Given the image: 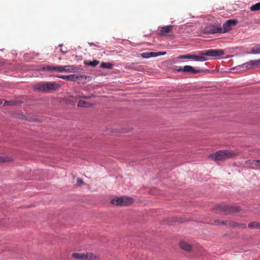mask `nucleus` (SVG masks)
I'll return each mask as SVG.
<instances>
[{
	"label": "nucleus",
	"mask_w": 260,
	"mask_h": 260,
	"mask_svg": "<svg viewBox=\"0 0 260 260\" xmlns=\"http://www.w3.org/2000/svg\"><path fill=\"white\" fill-rule=\"evenodd\" d=\"M113 65L109 62H102L101 64V67L103 68L111 69L112 68Z\"/></svg>",
	"instance_id": "obj_21"
},
{
	"label": "nucleus",
	"mask_w": 260,
	"mask_h": 260,
	"mask_svg": "<svg viewBox=\"0 0 260 260\" xmlns=\"http://www.w3.org/2000/svg\"><path fill=\"white\" fill-rule=\"evenodd\" d=\"M166 52H158L156 53L157 56L161 55L166 54Z\"/></svg>",
	"instance_id": "obj_32"
},
{
	"label": "nucleus",
	"mask_w": 260,
	"mask_h": 260,
	"mask_svg": "<svg viewBox=\"0 0 260 260\" xmlns=\"http://www.w3.org/2000/svg\"><path fill=\"white\" fill-rule=\"evenodd\" d=\"M83 183V181L80 178H78L77 180V185L78 186H80Z\"/></svg>",
	"instance_id": "obj_28"
},
{
	"label": "nucleus",
	"mask_w": 260,
	"mask_h": 260,
	"mask_svg": "<svg viewBox=\"0 0 260 260\" xmlns=\"http://www.w3.org/2000/svg\"><path fill=\"white\" fill-rule=\"evenodd\" d=\"M60 86L55 82H45L39 83L34 86V89L43 92H47L50 90H55L60 88Z\"/></svg>",
	"instance_id": "obj_3"
},
{
	"label": "nucleus",
	"mask_w": 260,
	"mask_h": 260,
	"mask_svg": "<svg viewBox=\"0 0 260 260\" xmlns=\"http://www.w3.org/2000/svg\"><path fill=\"white\" fill-rule=\"evenodd\" d=\"M16 104V102L14 101H5L4 105H14Z\"/></svg>",
	"instance_id": "obj_27"
},
{
	"label": "nucleus",
	"mask_w": 260,
	"mask_h": 260,
	"mask_svg": "<svg viewBox=\"0 0 260 260\" xmlns=\"http://www.w3.org/2000/svg\"><path fill=\"white\" fill-rule=\"evenodd\" d=\"M258 160H249L246 161L247 164H250V165H254L256 166H257V164H253V161H257Z\"/></svg>",
	"instance_id": "obj_29"
},
{
	"label": "nucleus",
	"mask_w": 260,
	"mask_h": 260,
	"mask_svg": "<svg viewBox=\"0 0 260 260\" xmlns=\"http://www.w3.org/2000/svg\"><path fill=\"white\" fill-rule=\"evenodd\" d=\"M250 9L251 11H256L260 10V2L257 3L255 5H252L250 8Z\"/></svg>",
	"instance_id": "obj_20"
},
{
	"label": "nucleus",
	"mask_w": 260,
	"mask_h": 260,
	"mask_svg": "<svg viewBox=\"0 0 260 260\" xmlns=\"http://www.w3.org/2000/svg\"><path fill=\"white\" fill-rule=\"evenodd\" d=\"M246 68H248L250 66H260V59L250 61L243 64Z\"/></svg>",
	"instance_id": "obj_15"
},
{
	"label": "nucleus",
	"mask_w": 260,
	"mask_h": 260,
	"mask_svg": "<svg viewBox=\"0 0 260 260\" xmlns=\"http://www.w3.org/2000/svg\"><path fill=\"white\" fill-rule=\"evenodd\" d=\"M141 55L142 57L145 58L157 56L156 53L155 52H144L142 53Z\"/></svg>",
	"instance_id": "obj_17"
},
{
	"label": "nucleus",
	"mask_w": 260,
	"mask_h": 260,
	"mask_svg": "<svg viewBox=\"0 0 260 260\" xmlns=\"http://www.w3.org/2000/svg\"><path fill=\"white\" fill-rule=\"evenodd\" d=\"M224 52L222 49H209L199 52V55H193L192 59L197 61H204L207 60L205 56L217 57L223 55Z\"/></svg>",
	"instance_id": "obj_1"
},
{
	"label": "nucleus",
	"mask_w": 260,
	"mask_h": 260,
	"mask_svg": "<svg viewBox=\"0 0 260 260\" xmlns=\"http://www.w3.org/2000/svg\"><path fill=\"white\" fill-rule=\"evenodd\" d=\"M99 63V61L96 60H94L92 61H89L88 63V65L89 66H92V67H95Z\"/></svg>",
	"instance_id": "obj_26"
},
{
	"label": "nucleus",
	"mask_w": 260,
	"mask_h": 260,
	"mask_svg": "<svg viewBox=\"0 0 260 260\" xmlns=\"http://www.w3.org/2000/svg\"><path fill=\"white\" fill-rule=\"evenodd\" d=\"M2 104V102L0 101V105Z\"/></svg>",
	"instance_id": "obj_36"
},
{
	"label": "nucleus",
	"mask_w": 260,
	"mask_h": 260,
	"mask_svg": "<svg viewBox=\"0 0 260 260\" xmlns=\"http://www.w3.org/2000/svg\"><path fill=\"white\" fill-rule=\"evenodd\" d=\"M86 79H82L80 81H79V80H78V81L79 83H81L82 84H84L86 82Z\"/></svg>",
	"instance_id": "obj_34"
},
{
	"label": "nucleus",
	"mask_w": 260,
	"mask_h": 260,
	"mask_svg": "<svg viewBox=\"0 0 260 260\" xmlns=\"http://www.w3.org/2000/svg\"><path fill=\"white\" fill-rule=\"evenodd\" d=\"M93 96V94H91V95H84V96H80V97L82 98H84V99H89Z\"/></svg>",
	"instance_id": "obj_31"
},
{
	"label": "nucleus",
	"mask_w": 260,
	"mask_h": 260,
	"mask_svg": "<svg viewBox=\"0 0 260 260\" xmlns=\"http://www.w3.org/2000/svg\"><path fill=\"white\" fill-rule=\"evenodd\" d=\"M193 55L191 54H186L180 55L179 56V58L180 59H192Z\"/></svg>",
	"instance_id": "obj_23"
},
{
	"label": "nucleus",
	"mask_w": 260,
	"mask_h": 260,
	"mask_svg": "<svg viewBox=\"0 0 260 260\" xmlns=\"http://www.w3.org/2000/svg\"><path fill=\"white\" fill-rule=\"evenodd\" d=\"M62 68L63 72L66 73L75 72L78 70L76 67L73 66H62Z\"/></svg>",
	"instance_id": "obj_13"
},
{
	"label": "nucleus",
	"mask_w": 260,
	"mask_h": 260,
	"mask_svg": "<svg viewBox=\"0 0 260 260\" xmlns=\"http://www.w3.org/2000/svg\"><path fill=\"white\" fill-rule=\"evenodd\" d=\"M62 66H54V71L58 72V73H62L63 70H62Z\"/></svg>",
	"instance_id": "obj_25"
},
{
	"label": "nucleus",
	"mask_w": 260,
	"mask_h": 260,
	"mask_svg": "<svg viewBox=\"0 0 260 260\" xmlns=\"http://www.w3.org/2000/svg\"><path fill=\"white\" fill-rule=\"evenodd\" d=\"M54 66H48L46 67H42V70L43 71H54Z\"/></svg>",
	"instance_id": "obj_24"
},
{
	"label": "nucleus",
	"mask_w": 260,
	"mask_h": 260,
	"mask_svg": "<svg viewBox=\"0 0 260 260\" xmlns=\"http://www.w3.org/2000/svg\"><path fill=\"white\" fill-rule=\"evenodd\" d=\"M59 78L71 81H76L77 80L80 81L82 79H86L88 77L85 76H77L75 74H72L70 75H61L58 77Z\"/></svg>",
	"instance_id": "obj_8"
},
{
	"label": "nucleus",
	"mask_w": 260,
	"mask_h": 260,
	"mask_svg": "<svg viewBox=\"0 0 260 260\" xmlns=\"http://www.w3.org/2000/svg\"><path fill=\"white\" fill-rule=\"evenodd\" d=\"M72 257L78 260H99V256L94 254L93 253H73Z\"/></svg>",
	"instance_id": "obj_4"
},
{
	"label": "nucleus",
	"mask_w": 260,
	"mask_h": 260,
	"mask_svg": "<svg viewBox=\"0 0 260 260\" xmlns=\"http://www.w3.org/2000/svg\"><path fill=\"white\" fill-rule=\"evenodd\" d=\"M180 246L184 250L189 251L192 249V246L185 241H181L180 243Z\"/></svg>",
	"instance_id": "obj_14"
},
{
	"label": "nucleus",
	"mask_w": 260,
	"mask_h": 260,
	"mask_svg": "<svg viewBox=\"0 0 260 260\" xmlns=\"http://www.w3.org/2000/svg\"><path fill=\"white\" fill-rule=\"evenodd\" d=\"M77 106L78 107L89 108L92 107V104L84 101L80 100L77 104Z\"/></svg>",
	"instance_id": "obj_16"
},
{
	"label": "nucleus",
	"mask_w": 260,
	"mask_h": 260,
	"mask_svg": "<svg viewBox=\"0 0 260 260\" xmlns=\"http://www.w3.org/2000/svg\"><path fill=\"white\" fill-rule=\"evenodd\" d=\"M253 163L257 164V167H260V160H258L257 161H253Z\"/></svg>",
	"instance_id": "obj_33"
},
{
	"label": "nucleus",
	"mask_w": 260,
	"mask_h": 260,
	"mask_svg": "<svg viewBox=\"0 0 260 260\" xmlns=\"http://www.w3.org/2000/svg\"><path fill=\"white\" fill-rule=\"evenodd\" d=\"M237 23V21L234 19H230L226 21L221 27L220 33H225L230 31L232 26L235 25Z\"/></svg>",
	"instance_id": "obj_7"
},
{
	"label": "nucleus",
	"mask_w": 260,
	"mask_h": 260,
	"mask_svg": "<svg viewBox=\"0 0 260 260\" xmlns=\"http://www.w3.org/2000/svg\"><path fill=\"white\" fill-rule=\"evenodd\" d=\"M178 71H183L184 72H190L192 73H198L200 70L194 69L192 67L190 66H185L182 69L180 68Z\"/></svg>",
	"instance_id": "obj_12"
},
{
	"label": "nucleus",
	"mask_w": 260,
	"mask_h": 260,
	"mask_svg": "<svg viewBox=\"0 0 260 260\" xmlns=\"http://www.w3.org/2000/svg\"><path fill=\"white\" fill-rule=\"evenodd\" d=\"M80 96H84V95L80 94V95H79L77 96V98H81V97H80Z\"/></svg>",
	"instance_id": "obj_35"
},
{
	"label": "nucleus",
	"mask_w": 260,
	"mask_h": 260,
	"mask_svg": "<svg viewBox=\"0 0 260 260\" xmlns=\"http://www.w3.org/2000/svg\"><path fill=\"white\" fill-rule=\"evenodd\" d=\"M237 227L239 228L245 229V228H246V224H244V223H242V224H239V225H238Z\"/></svg>",
	"instance_id": "obj_30"
},
{
	"label": "nucleus",
	"mask_w": 260,
	"mask_h": 260,
	"mask_svg": "<svg viewBox=\"0 0 260 260\" xmlns=\"http://www.w3.org/2000/svg\"><path fill=\"white\" fill-rule=\"evenodd\" d=\"M111 203L116 206H128L134 203V200L128 197H118L113 199Z\"/></svg>",
	"instance_id": "obj_6"
},
{
	"label": "nucleus",
	"mask_w": 260,
	"mask_h": 260,
	"mask_svg": "<svg viewBox=\"0 0 260 260\" xmlns=\"http://www.w3.org/2000/svg\"><path fill=\"white\" fill-rule=\"evenodd\" d=\"M172 28H173V26L171 25L165 26L160 27V29H159V35H160V36L166 35L167 34L170 32L172 31Z\"/></svg>",
	"instance_id": "obj_11"
},
{
	"label": "nucleus",
	"mask_w": 260,
	"mask_h": 260,
	"mask_svg": "<svg viewBox=\"0 0 260 260\" xmlns=\"http://www.w3.org/2000/svg\"><path fill=\"white\" fill-rule=\"evenodd\" d=\"M216 210L224 214H229L239 212L240 208L237 206L218 205L216 206Z\"/></svg>",
	"instance_id": "obj_5"
},
{
	"label": "nucleus",
	"mask_w": 260,
	"mask_h": 260,
	"mask_svg": "<svg viewBox=\"0 0 260 260\" xmlns=\"http://www.w3.org/2000/svg\"><path fill=\"white\" fill-rule=\"evenodd\" d=\"M12 159L8 157L0 156V162H10L12 161Z\"/></svg>",
	"instance_id": "obj_22"
},
{
	"label": "nucleus",
	"mask_w": 260,
	"mask_h": 260,
	"mask_svg": "<svg viewBox=\"0 0 260 260\" xmlns=\"http://www.w3.org/2000/svg\"><path fill=\"white\" fill-rule=\"evenodd\" d=\"M248 227L251 229H260V222L257 221L251 222L248 224Z\"/></svg>",
	"instance_id": "obj_18"
},
{
	"label": "nucleus",
	"mask_w": 260,
	"mask_h": 260,
	"mask_svg": "<svg viewBox=\"0 0 260 260\" xmlns=\"http://www.w3.org/2000/svg\"><path fill=\"white\" fill-rule=\"evenodd\" d=\"M221 30L220 25H210L204 29V31L205 34H216L220 33Z\"/></svg>",
	"instance_id": "obj_9"
},
{
	"label": "nucleus",
	"mask_w": 260,
	"mask_h": 260,
	"mask_svg": "<svg viewBox=\"0 0 260 260\" xmlns=\"http://www.w3.org/2000/svg\"><path fill=\"white\" fill-rule=\"evenodd\" d=\"M251 53L260 54V44L254 46L251 49Z\"/></svg>",
	"instance_id": "obj_19"
},
{
	"label": "nucleus",
	"mask_w": 260,
	"mask_h": 260,
	"mask_svg": "<svg viewBox=\"0 0 260 260\" xmlns=\"http://www.w3.org/2000/svg\"><path fill=\"white\" fill-rule=\"evenodd\" d=\"M215 223L216 224H222V225H226L235 228L237 227L239 225L238 223L234 221H226V220H216L214 221Z\"/></svg>",
	"instance_id": "obj_10"
},
{
	"label": "nucleus",
	"mask_w": 260,
	"mask_h": 260,
	"mask_svg": "<svg viewBox=\"0 0 260 260\" xmlns=\"http://www.w3.org/2000/svg\"><path fill=\"white\" fill-rule=\"evenodd\" d=\"M237 155L238 153L237 152L225 150H220L215 153L210 154L208 157L214 161H217L229 159Z\"/></svg>",
	"instance_id": "obj_2"
}]
</instances>
